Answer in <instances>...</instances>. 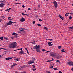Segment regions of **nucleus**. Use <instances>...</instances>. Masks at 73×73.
<instances>
[{
  "instance_id": "obj_1",
  "label": "nucleus",
  "mask_w": 73,
  "mask_h": 73,
  "mask_svg": "<svg viewBox=\"0 0 73 73\" xmlns=\"http://www.w3.org/2000/svg\"><path fill=\"white\" fill-rule=\"evenodd\" d=\"M16 43L15 42H14L10 44L9 45V47L10 49H13L16 47Z\"/></svg>"
},
{
  "instance_id": "obj_2",
  "label": "nucleus",
  "mask_w": 73,
  "mask_h": 73,
  "mask_svg": "<svg viewBox=\"0 0 73 73\" xmlns=\"http://www.w3.org/2000/svg\"><path fill=\"white\" fill-rule=\"evenodd\" d=\"M40 46L39 45L38 46L36 45L33 47V49H36V51L38 52V53H41V51H40V50L39 49H40Z\"/></svg>"
},
{
  "instance_id": "obj_3",
  "label": "nucleus",
  "mask_w": 73,
  "mask_h": 73,
  "mask_svg": "<svg viewBox=\"0 0 73 73\" xmlns=\"http://www.w3.org/2000/svg\"><path fill=\"white\" fill-rule=\"evenodd\" d=\"M32 60H33L31 61L28 62V64H29V65H31V64L34 63V61H36V59L35 58H32Z\"/></svg>"
},
{
  "instance_id": "obj_4",
  "label": "nucleus",
  "mask_w": 73,
  "mask_h": 73,
  "mask_svg": "<svg viewBox=\"0 0 73 73\" xmlns=\"http://www.w3.org/2000/svg\"><path fill=\"white\" fill-rule=\"evenodd\" d=\"M54 4V6H55V8H57V5H58V4H57V3L55 1H54L53 2Z\"/></svg>"
},
{
  "instance_id": "obj_5",
  "label": "nucleus",
  "mask_w": 73,
  "mask_h": 73,
  "mask_svg": "<svg viewBox=\"0 0 73 73\" xmlns=\"http://www.w3.org/2000/svg\"><path fill=\"white\" fill-rule=\"evenodd\" d=\"M50 55L52 57H53V56H56V54H54V53L53 52H51L50 54Z\"/></svg>"
},
{
  "instance_id": "obj_6",
  "label": "nucleus",
  "mask_w": 73,
  "mask_h": 73,
  "mask_svg": "<svg viewBox=\"0 0 73 73\" xmlns=\"http://www.w3.org/2000/svg\"><path fill=\"white\" fill-rule=\"evenodd\" d=\"M68 65H72L73 66V62L72 61L68 62Z\"/></svg>"
},
{
  "instance_id": "obj_7",
  "label": "nucleus",
  "mask_w": 73,
  "mask_h": 73,
  "mask_svg": "<svg viewBox=\"0 0 73 73\" xmlns=\"http://www.w3.org/2000/svg\"><path fill=\"white\" fill-rule=\"evenodd\" d=\"M16 23V22H12L10 20V21H9V22L8 23V25H11V24H12V23Z\"/></svg>"
},
{
  "instance_id": "obj_8",
  "label": "nucleus",
  "mask_w": 73,
  "mask_h": 73,
  "mask_svg": "<svg viewBox=\"0 0 73 73\" xmlns=\"http://www.w3.org/2000/svg\"><path fill=\"white\" fill-rule=\"evenodd\" d=\"M24 52L23 51L21 50L20 51V52L19 53V54H21V55L22 54H24Z\"/></svg>"
},
{
  "instance_id": "obj_9",
  "label": "nucleus",
  "mask_w": 73,
  "mask_h": 73,
  "mask_svg": "<svg viewBox=\"0 0 73 73\" xmlns=\"http://www.w3.org/2000/svg\"><path fill=\"white\" fill-rule=\"evenodd\" d=\"M25 20V19L24 18L22 17L21 19H20V21L22 22H24V21Z\"/></svg>"
},
{
  "instance_id": "obj_10",
  "label": "nucleus",
  "mask_w": 73,
  "mask_h": 73,
  "mask_svg": "<svg viewBox=\"0 0 73 73\" xmlns=\"http://www.w3.org/2000/svg\"><path fill=\"white\" fill-rule=\"evenodd\" d=\"M11 58V57H8L7 58H5V60H12V58Z\"/></svg>"
},
{
  "instance_id": "obj_11",
  "label": "nucleus",
  "mask_w": 73,
  "mask_h": 73,
  "mask_svg": "<svg viewBox=\"0 0 73 73\" xmlns=\"http://www.w3.org/2000/svg\"><path fill=\"white\" fill-rule=\"evenodd\" d=\"M4 5V4L3 3H1L0 4V7H3V6Z\"/></svg>"
},
{
  "instance_id": "obj_12",
  "label": "nucleus",
  "mask_w": 73,
  "mask_h": 73,
  "mask_svg": "<svg viewBox=\"0 0 73 73\" xmlns=\"http://www.w3.org/2000/svg\"><path fill=\"white\" fill-rule=\"evenodd\" d=\"M61 56L59 55L58 56H57L56 57L57 58V59H60V58H61Z\"/></svg>"
},
{
  "instance_id": "obj_13",
  "label": "nucleus",
  "mask_w": 73,
  "mask_h": 73,
  "mask_svg": "<svg viewBox=\"0 0 73 73\" xmlns=\"http://www.w3.org/2000/svg\"><path fill=\"white\" fill-rule=\"evenodd\" d=\"M22 15H25V16H29V15L28 14H27L23 13H22Z\"/></svg>"
},
{
  "instance_id": "obj_14",
  "label": "nucleus",
  "mask_w": 73,
  "mask_h": 73,
  "mask_svg": "<svg viewBox=\"0 0 73 73\" xmlns=\"http://www.w3.org/2000/svg\"><path fill=\"white\" fill-rule=\"evenodd\" d=\"M22 29V30H21L20 31H18V32L19 33H20V32H21V31H24V29Z\"/></svg>"
},
{
  "instance_id": "obj_15",
  "label": "nucleus",
  "mask_w": 73,
  "mask_h": 73,
  "mask_svg": "<svg viewBox=\"0 0 73 73\" xmlns=\"http://www.w3.org/2000/svg\"><path fill=\"white\" fill-rule=\"evenodd\" d=\"M65 50L64 49H62V50H61V52H63V53H64L65 52V51L64 50Z\"/></svg>"
},
{
  "instance_id": "obj_16",
  "label": "nucleus",
  "mask_w": 73,
  "mask_h": 73,
  "mask_svg": "<svg viewBox=\"0 0 73 73\" xmlns=\"http://www.w3.org/2000/svg\"><path fill=\"white\" fill-rule=\"evenodd\" d=\"M69 13H67L65 15V16H66V17H67V16H68V15H68Z\"/></svg>"
},
{
  "instance_id": "obj_17",
  "label": "nucleus",
  "mask_w": 73,
  "mask_h": 73,
  "mask_svg": "<svg viewBox=\"0 0 73 73\" xmlns=\"http://www.w3.org/2000/svg\"><path fill=\"white\" fill-rule=\"evenodd\" d=\"M44 29H46V30H48V28H47V27H44Z\"/></svg>"
},
{
  "instance_id": "obj_18",
  "label": "nucleus",
  "mask_w": 73,
  "mask_h": 73,
  "mask_svg": "<svg viewBox=\"0 0 73 73\" xmlns=\"http://www.w3.org/2000/svg\"><path fill=\"white\" fill-rule=\"evenodd\" d=\"M53 64H52L51 67H50V69H53Z\"/></svg>"
},
{
  "instance_id": "obj_19",
  "label": "nucleus",
  "mask_w": 73,
  "mask_h": 73,
  "mask_svg": "<svg viewBox=\"0 0 73 73\" xmlns=\"http://www.w3.org/2000/svg\"><path fill=\"white\" fill-rule=\"evenodd\" d=\"M13 67H15V65H13L11 66V69H13Z\"/></svg>"
},
{
  "instance_id": "obj_20",
  "label": "nucleus",
  "mask_w": 73,
  "mask_h": 73,
  "mask_svg": "<svg viewBox=\"0 0 73 73\" xmlns=\"http://www.w3.org/2000/svg\"><path fill=\"white\" fill-rule=\"evenodd\" d=\"M51 44H52V42H49L48 43V44L49 45H50Z\"/></svg>"
},
{
  "instance_id": "obj_21",
  "label": "nucleus",
  "mask_w": 73,
  "mask_h": 73,
  "mask_svg": "<svg viewBox=\"0 0 73 73\" xmlns=\"http://www.w3.org/2000/svg\"><path fill=\"white\" fill-rule=\"evenodd\" d=\"M54 70H58V69L56 68H54Z\"/></svg>"
},
{
  "instance_id": "obj_22",
  "label": "nucleus",
  "mask_w": 73,
  "mask_h": 73,
  "mask_svg": "<svg viewBox=\"0 0 73 73\" xmlns=\"http://www.w3.org/2000/svg\"><path fill=\"white\" fill-rule=\"evenodd\" d=\"M11 17H8V19H9V20H13V19H11Z\"/></svg>"
},
{
  "instance_id": "obj_23",
  "label": "nucleus",
  "mask_w": 73,
  "mask_h": 73,
  "mask_svg": "<svg viewBox=\"0 0 73 73\" xmlns=\"http://www.w3.org/2000/svg\"><path fill=\"white\" fill-rule=\"evenodd\" d=\"M37 25H38V27H41V25L40 24H37Z\"/></svg>"
},
{
  "instance_id": "obj_24",
  "label": "nucleus",
  "mask_w": 73,
  "mask_h": 73,
  "mask_svg": "<svg viewBox=\"0 0 73 73\" xmlns=\"http://www.w3.org/2000/svg\"><path fill=\"white\" fill-rule=\"evenodd\" d=\"M58 49H60L61 48V46H59L58 47Z\"/></svg>"
},
{
  "instance_id": "obj_25",
  "label": "nucleus",
  "mask_w": 73,
  "mask_h": 73,
  "mask_svg": "<svg viewBox=\"0 0 73 73\" xmlns=\"http://www.w3.org/2000/svg\"><path fill=\"white\" fill-rule=\"evenodd\" d=\"M8 25H8V23L6 24L5 25V27H7L8 26Z\"/></svg>"
},
{
  "instance_id": "obj_26",
  "label": "nucleus",
  "mask_w": 73,
  "mask_h": 73,
  "mask_svg": "<svg viewBox=\"0 0 73 73\" xmlns=\"http://www.w3.org/2000/svg\"><path fill=\"white\" fill-rule=\"evenodd\" d=\"M32 66H33V68H34V69H36V68H35V65H32Z\"/></svg>"
},
{
  "instance_id": "obj_27",
  "label": "nucleus",
  "mask_w": 73,
  "mask_h": 73,
  "mask_svg": "<svg viewBox=\"0 0 73 73\" xmlns=\"http://www.w3.org/2000/svg\"><path fill=\"white\" fill-rule=\"evenodd\" d=\"M3 37H0V39H1V40H3Z\"/></svg>"
},
{
  "instance_id": "obj_28",
  "label": "nucleus",
  "mask_w": 73,
  "mask_h": 73,
  "mask_svg": "<svg viewBox=\"0 0 73 73\" xmlns=\"http://www.w3.org/2000/svg\"><path fill=\"white\" fill-rule=\"evenodd\" d=\"M13 65H14V66H15V65H17V64H16V63H13Z\"/></svg>"
},
{
  "instance_id": "obj_29",
  "label": "nucleus",
  "mask_w": 73,
  "mask_h": 73,
  "mask_svg": "<svg viewBox=\"0 0 73 73\" xmlns=\"http://www.w3.org/2000/svg\"><path fill=\"white\" fill-rule=\"evenodd\" d=\"M15 34H16V33H13V34H12V35H15Z\"/></svg>"
},
{
  "instance_id": "obj_30",
  "label": "nucleus",
  "mask_w": 73,
  "mask_h": 73,
  "mask_svg": "<svg viewBox=\"0 0 73 73\" xmlns=\"http://www.w3.org/2000/svg\"><path fill=\"white\" fill-rule=\"evenodd\" d=\"M72 17H71V16H70L69 17V19H72Z\"/></svg>"
},
{
  "instance_id": "obj_31",
  "label": "nucleus",
  "mask_w": 73,
  "mask_h": 73,
  "mask_svg": "<svg viewBox=\"0 0 73 73\" xmlns=\"http://www.w3.org/2000/svg\"><path fill=\"white\" fill-rule=\"evenodd\" d=\"M50 52V51H48L46 52H45V53H49V52Z\"/></svg>"
},
{
  "instance_id": "obj_32",
  "label": "nucleus",
  "mask_w": 73,
  "mask_h": 73,
  "mask_svg": "<svg viewBox=\"0 0 73 73\" xmlns=\"http://www.w3.org/2000/svg\"><path fill=\"white\" fill-rule=\"evenodd\" d=\"M56 62H59V63H60V60H57L56 61Z\"/></svg>"
},
{
  "instance_id": "obj_33",
  "label": "nucleus",
  "mask_w": 73,
  "mask_h": 73,
  "mask_svg": "<svg viewBox=\"0 0 73 73\" xmlns=\"http://www.w3.org/2000/svg\"><path fill=\"white\" fill-rule=\"evenodd\" d=\"M32 70H33V71H35V70H36V69H34L33 68H32Z\"/></svg>"
},
{
  "instance_id": "obj_34",
  "label": "nucleus",
  "mask_w": 73,
  "mask_h": 73,
  "mask_svg": "<svg viewBox=\"0 0 73 73\" xmlns=\"http://www.w3.org/2000/svg\"><path fill=\"white\" fill-rule=\"evenodd\" d=\"M4 39H5V40H8V38H7V37H5L4 38Z\"/></svg>"
},
{
  "instance_id": "obj_35",
  "label": "nucleus",
  "mask_w": 73,
  "mask_h": 73,
  "mask_svg": "<svg viewBox=\"0 0 73 73\" xmlns=\"http://www.w3.org/2000/svg\"><path fill=\"white\" fill-rule=\"evenodd\" d=\"M15 61H19V59H15Z\"/></svg>"
},
{
  "instance_id": "obj_36",
  "label": "nucleus",
  "mask_w": 73,
  "mask_h": 73,
  "mask_svg": "<svg viewBox=\"0 0 73 73\" xmlns=\"http://www.w3.org/2000/svg\"><path fill=\"white\" fill-rule=\"evenodd\" d=\"M53 39H48V40L49 41L50 40V41H52V40Z\"/></svg>"
},
{
  "instance_id": "obj_37",
  "label": "nucleus",
  "mask_w": 73,
  "mask_h": 73,
  "mask_svg": "<svg viewBox=\"0 0 73 73\" xmlns=\"http://www.w3.org/2000/svg\"><path fill=\"white\" fill-rule=\"evenodd\" d=\"M58 17H60V18H61V17H62V16H61V15H59V16H58Z\"/></svg>"
},
{
  "instance_id": "obj_38",
  "label": "nucleus",
  "mask_w": 73,
  "mask_h": 73,
  "mask_svg": "<svg viewBox=\"0 0 73 73\" xmlns=\"http://www.w3.org/2000/svg\"><path fill=\"white\" fill-rule=\"evenodd\" d=\"M61 19H62V20H64V17H61Z\"/></svg>"
},
{
  "instance_id": "obj_39",
  "label": "nucleus",
  "mask_w": 73,
  "mask_h": 73,
  "mask_svg": "<svg viewBox=\"0 0 73 73\" xmlns=\"http://www.w3.org/2000/svg\"><path fill=\"white\" fill-rule=\"evenodd\" d=\"M53 45V44H51L50 45H49V46H52V45Z\"/></svg>"
},
{
  "instance_id": "obj_40",
  "label": "nucleus",
  "mask_w": 73,
  "mask_h": 73,
  "mask_svg": "<svg viewBox=\"0 0 73 73\" xmlns=\"http://www.w3.org/2000/svg\"><path fill=\"white\" fill-rule=\"evenodd\" d=\"M14 4H21L19 3H15Z\"/></svg>"
},
{
  "instance_id": "obj_41",
  "label": "nucleus",
  "mask_w": 73,
  "mask_h": 73,
  "mask_svg": "<svg viewBox=\"0 0 73 73\" xmlns=\"http://www.w3.org/2000/svg\"><path fill=\"white\" fill-rule=\"evenodd\" d=\"M19 69V70H22V67L20 68Z\"/></svg>"
},
{
  "instance_id": "obj_42",
  "label": "nucleus",
  "mask_w": 73,
  "mask_h": 73,
  "mask_svg": "<svg viewBox=\"0 0 73 73\" xmlns=\"http://www.w3.org/2000/svg\"><path fill=\"white\" fill-rule=\"evenodd\" d=\"M35 41H34V42H32V44H35Z\"/></svg>"
},
{
  "instance_id": "obj_43",
  "label": "nucleus",
  "mask_w": 73,
  "mask_h": 73,
  "mask_svg": "<svg viewBox=\"0 0 73 73\" xmlns=\"http://www.w3.org/2000/svg\"><path fill=\"white\" fill-rule=\"evenodd\" d=\"M39 21H42V20H41V19H39Z\"/></svg>"
},
{
  "instance_id": "obj_44",
  "label": "nucleus",
  "mask_w": 73,
  "mask_h": 73,
  "mask_svg": "<svg viewBox=\"0 0 73 73\" xmlns=\"http://www.w3.org/2000/svg\"><path fill=\"white\" fill-rule=\"evenodd\" d=\"M33 24H35V21H33Z\"/></svg>"
},
{
  "instance_id": "obj_45",
  "label": "nucleus",
  "mask_w": 73,
  "mask_h": 73,
  "mask_svg": "<svg viewBox=\"0 0 73 73\" xmlns=\"http://www.w3.org/2000/svg\"><path fill=\"white\" fill-rule=\"evenodd\" d=\"M1 21H3V20L1 19H0V22H1Z\"/></svg>"
},
{
  "instance_id": "obj_46",
  "label": "nucleus",
  "mask_w": 73,
  "mask_h": 73,
  "mask_svg": "<svg viewBox=\"0 0 73 73\" xmlns=\"http://www.w3.org/2000/svg\"><path fill=\"white\" fill-rule=\"evenodd\" d=\"M2 18H3V19H4V18H5V17H4V16H2L1 17Z\"/></svg>"
},
{
  "instance_id": "obj_47",
  "label": "nucleus",
  "mask_w": 73,
  "mask_h": 73,
  "mask_svg": "<svg viewBox=\"0 0 73 73\" xmlns=\"http://www.w3.org/2000/svg\"><path fill=\"white\" fill-rule=\"evenodd\" d=\"M47 62H50V60H49L47 61Z\"/></svg>"
},
{
  "instance_id": "obj_48",
  "label": "nucleus",
  "mask_w": 73,
  "mask_h": 73,
  "mask_svg": "<svg viewBox=\"0 0 73 73\" xmlns=\"http://www.w3.org/2000/svg\"><path fill=\"white\" fill-rule=\"evenodd\" d=\"M59 73H62V72H61V71H60L59 72Z\"/></svg>"
},
{
  "instance_id": "obj_49",
  "label": "nucleus",
  "mask_w": 73,
  "mask_h": 73,
  "mask_svg": "<svg viewBox=\"0 0 73 73\" xmlns=\"http://www.w3.org/2000/svg\"><path fill=\"white\" fill-rule=\"evenodd\" d=\"M42 51H45V49H42Z\"/></svg>"
},
{
  "instance_id": "obj_50",
  "label": "nucleus",
  "mask_w": 73,
  "mask_h": 73,
  "mask_svg": "<svg viewBox=\"0 0 73 73\" xmlns=\"http://www.w3.org/2000/svg\"><path fill=\"white\" fill-rule=\"evenodd\" d=\"M31 8H28V11H29L30 10H31Z\"/></svg>"
},
{
  "instance_id": "obj_51",
  "label": "nucleus",
  "mask_w": 73,
  "mask_h": 73,
  "mask_svg": "<svg viewBox=\"0 0 73 73\" xmlns=\"http://www.w3.org/2000/svg\"><path fill=\"white\" fill-rule=\"evenodd\" d=\"M25 50H26V51H27V52H28V50L27 49V48H25Z\"/></svg>"
},
{
  "instance_id": "obj_52",
  "label": "nucleus",
  "mask_w": 73,
  "mask_h": 73,
  "mask_svg": "<svg viewBox=\"0 0 73 73\" xmlns=\"http://www.w3.org/2000/svg\"><path fill=\"white\" fill-rule=\"evenodd\" d=\"M47 73H51V72H50L49 71H48V72Z\"/></svg>"
},
{
  "instance_id": "obj_53",
  "label": "nucleus",
  "mask_w": 73,
  "mask_h": 73,
  "mask_svg": "<svg viewBox=\"0 0 73 73\" xmlns=\"http://www.w3.org/2000/svg\"><path fill=\"white\" fill-rule=\"evenodd\" d=\"M22 8H24V5H22Z\"/></svg>"
},
{
  "instance_id": "obj_54",
  "label": "nucleus",
  "mask_w": 73,
  "mask_h": 73,
  "mask_svg": "<svg viewBox=\"0 0 73 73\" xmlns=\"http://www.w3.org/2000/svg\"><path fill=\"white\" fill-rule=\"evenodd\" d=\"M71 29H73V26H72L71 27H70Z\"/></svg>"
},
{
  "instance_id": "obj_55",
  "label": "nucleus",
  "mask_w": 73,
  "mask_h": 73,
  "mask_svg": "<svg viewBox=\"0 0 73 73\" xmlns=\"http://www.w3.org/2000/svg\"><path fill=\"white\" fill-rule=\"evenodd\" d=\"M9 11V9H7V10H6V11Z\"/></svg>"
},
{
  "instance_id": "obj_56",
  "label": "nucleus",
  "mask_w": 73,
  "mask_h": 73,
  "mask_svg": "<svg viewBox=\"0 0 73 73\" xmlns=\"http://www.w3.org/2000/svg\"><path fill=\"white\" fill-rule=\"evenodd\" d=\"M38 7L40 8V5H39L38 6Z\"/></svg>"
},
{
  "instance_id": "obj_57",
  "label": "nucleus",
  "mask_w": 73,
  "mask_h": 73,
  "mask_svg": "<svg viewBox=\"0 0 73 73\" xmlns=\"http://www.w3.org/2000/svg\"><path fill=\"white\" fill-rule=\"evenodd\" d=\"M15 36H17V34L15 33Z\"/></svg>"
},
{
  "instance_id": "obj_58",
  "label": "nucleus",
  "mask_w": 73,
  "mask_h": 73,
  "mask_svg": "<svg viewBox=\"0 0 73 73\" xmlns=\"http://www.w3.org/2000/svg\"><path fill=\"white\" fill-rule=\"evenodd\" d=\"M0 49L1 50V49H4V48H0Z\"/></svg>"
},
{
  "instance_id": "obj_59",
  "label": "nucleus",
  "mask_w": 73,
  "mask_h": 73,
  "mask_svg": "<svg viewBox=\"0 0 73 73\" xmlns=\"http://www.w3.org/2000/svg\"><path fill=\"white\" fill-rule=\"evenodd\" d=\"M71 70H72V71H73V68H72L71 69Z\"/></svg>"
},
{
  "instance_id": "obj_60",
  "label": "nucleus",
  "mask_w": 73,
  "mask_h": 73,
  "mask_svg": "<svg viewBox=\"0 0 73 73\" xmlns=\"http://www.w3.org/2000/svg\"><path fill=\"white\" fill-rule=\"evenodd\" d=\"M11 9V8H9V9H9V10H10V9Z\"/></svg>"
},
{
  "instance_id": "obj_61",
  "label": "nucleus",
  "mask_w": 73,
  "mask_h": 73,
  "mask_svg": "<svg viewBox=\"0 0 73 73\" xmlns=\"http://www.w3.org/2000/svg\"><path fill=\"white\" fill-rule=\"evenodd\" d=\"M53 60H50V62L51 61H53Z\"/></svg>"
},
{
  "instance_id": "obj_62",
  "label": "nucleus",
  "mask_w": 73,
  "mask_h": 73,
  "mask_svg": "<svg viewBox=\"0 0 73 73\" xmlns=\"http://www.w3.org/2000/svg\"><path fill=\"white\" fill-rule=\"evenodd\" d=\"M14 37H16V38H17V36H14Z\"/></svg>"
},
{
  "instance_id": "obj_63",
  "label": "nucleus",
  "mask_w": 73,
  "mask_h": 73,
  "mask_svg": "<svg viewBox=\"0 0 73 73\" xmlns=\"http://www.w3.org/2000/svg\"><path fill=\"white\" fill-rule=\"evenodd\" d=\"M15 73H18V72L17 71H16Z\"/></svg>"
},
{
  "instance_id": "obj_64",
  "label": "nucleus",
  "mask_w": 73,
  "mask_h": 73,
  "mask_svg": "<svg viewBox=\"0 0 73 73\" xmlns=\"http://www.w3.org/2000/svg\"><path fill=\"white\" fill-rule=\"evenodd\" d=\"M1 55H0V57H1Z\"/></svg>"
}]
</instances>
